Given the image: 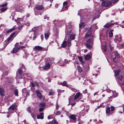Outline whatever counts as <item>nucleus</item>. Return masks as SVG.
I'll list each match as a JSON object with an SVG mask.
<instances>
[{
    "label": "nucleus",
    "instance_id": "nucleus-8",
    "mask_svg": "<svg viewBox=\"0 0 124 124\" xmlns=\"http://www.w3.org/2000/svg\"><path fill=\"white\" fill-rule=\"evenodd\" d=\"M37 95L38 97L40 99H41L42 98V96L41 93L40 91L38 90L36 91Z\"/></svg>",
    "mask_w": 124,
    "mask_h": 124
},
{
    "label": "nucleus",
    "instance_id": "nucleus-26",
    "mask_svg": "<svg viewBox=\"0 0 124 124\" xmlns=\"http://www.w3.org/2000/svg\"><path fill=\"white\" fill-rule=\"evenodd\" d=\"M110 111V108L109 107H108L106 108V113L108 114L109 113Z\"/></svg>",
    "mask_w": 124,
    "mask_h": 124
},
{
    "label": "nucleus",
    "instance_id": "nucleus-61",
    "mask_svg": "<svg viewBox=\"0 0 124 124\" xmlns=\"http://www.w3.org/2000/svg\"><path fill=\"white\" fill-rule=\"evenodd\" d=\"M30 109V107H29L28 108L27 110L29 112H30L31 111Z\"/></svg>",
    "mask_w": 124,
    "mask_h": 124
},
{
    "label": "nucleus",
    "instance_id": "nucleus-59",
    "mask_svg": "<svg viewBox=\"0 0 124 124\" xmlns=\"http://www.w3.org/2000/svg\"><path fill=\"white\" fill-rule=\"evenodd\" d=\"M56 109L58 110V109L59 108V106L58 104H56Z\"/></svg>",
    "mask_w": 124,
    "mask_h": 124
},
{
    "label": "nucleus",
    "instance_id": "nucleus-49",
    "mask_svg": "<svg viewBox=\"0 0 124 124\" xmlns=\"http://www.w3.org/2000/svg\"><path fill=\"white\" fill-rule=\"evenodd\" d=\"M44 19H47V20H48L49 19V17H47L46 16H44Z\"/></svg>",
    "mask_w": 124,
    "mask_h": 124
},
{
    "label": "nucleus",
    "instance_id": "nucleus-18",
    "mask_svg": "<svg viewBox=\"0 0 124 124\" xmlns=\"http://www.w3.org/2000/svg\"><path fill=\"white\" fill-rule=\"evenodd\" d=\"M4 90L2 88H0V94L1 95L4 96Z\"/></svg>",
    "mask_w": 124,
    "mask_h": 124
},
{
    "label": "nucleus",
    "instance_id": "nucleus-34",
    "mask_svg": "<svg viewBox=\"0 0 124 124\" xmlns=\"http://www.w3.org/2000/svg\"><path fill=\"white\" fill-rule=\"evenodd\" d=\"M85 25V23H81V24H79V27L81 28L83 27Z\"/></svg>",
    "mask_w": 124,
    "mask_h": 124
},
{
    "label": "nucleus",
    "instance_id": "nucleus-29",
    "mask_svg": "<svg viewBox=\"0 0 124 124\" xmlns=\"http://www.w3.org/2000/svg\"><path fill=\"white\" fill-rule=\"evenodd\" d=\"M18 91L17 89H16L14 91V94L16 96H18Z\"/></svg>",
    "mask_w": 124,
    "mask_h": 124
},
{
    "label": "nucleus",
    "instance_id": "nucleus-28",
    "mask_svg": "<svg viewBox=\"0 0 124 124\" xmlns=\"http://www.w3.org/2000/svg\"><path fill=\"white\" fill-rule=\"evenodd\" d=\"M68 6L67 5L63 6L62 8L63 11L66 10L68 9Z\"/></svg>",
    "mask_w": 124,
    "mask_h": 124
},
{
    "label": "nucleus",
    "instance_id": "nucleus-51",
    "mask_svg": "<svg viewBox=\"0 0 124 124\" xmlns=\"http://www.w3.org/2000/svg\"><path fill=\"white\" fill-rule=\"evenodd\" d=\"M54 124H58V122L56 120H54L53 121Z\"/></svg>",
    "mask_w": 124,
    "mask_h": 124
},
{
    "label": "nucleus",
    "instance_id": "nucleus-39",
    "mask_svg": "<svg viewBox=\"0 0 124 124\" xmlns=\"http://www.w3.org/2000/svg\"><path fill=\"white\" fill-rule=\"evenodd\" d=\"M18 72L19 73V74L21 76L22 74V70L21 69H20L18 70Z\"/></svg>",
    "mask_w": 124,
    "mask_h": 124
},
{
    "label": "nucleus",
    "instance_id": "nucleus-22",
    "mask_svg": "<svg viewBox=\"0 0 124 124\" xmlns=\"http://www.w3.org/2000/svg\"><path fill=\"white\" fill-rule=\"evenodd\" d=\"M91 58V57L90 55H86L85 56V60H88L90 59Z\"/></svg>",
    "mask_w": 124,
    "mask_h": 124
},
{
    "label": "nucleus",
    "instance_id": "nucleus-50",
    "mask_svg": "<svg viewBox=\"0 0 124 124\" xmlns=\"http://www.w3.org/2000/svg\"><path fill=\"white\" fill-rule=\"evenodd\" d=\"M61 114V112L60 111H58L57 112L56 114L57 115H60Z\"/></svg>",
    "mask_w": 124,
    "mask_h": 124
},
{
    "label": "nucleus",
    "instance_id": "nucleus-4",
    "mask_svg": "<svg viewBox=\"0 0 124 124\" xmlns=\"http://www.w3.org/2000/svg\"><path fill=\"white\" fill-rule=\"evenodd\" d=\"M69 118L70 119V121L71 122L75 123L76 122V116L74 115H71L70 116Z\"/></svg>",
    "mask_w": 124,
    "mask_h": 124
},
{
    "label": "nucleus",
    "instance_id": "nucleus-25",
    "mask_svg": "<svg viewBox=\"0 0 124 124\" xmlns=\"http://www.w3.org/2000/svg\"><path fill=\"white\" fill-rule=\"evenodd\" d=\"M88 48L91 49L92 47V46L88 43H86L85 45Z\"/></svg>",
    "mask_w": 124,
    "mask_h": 124
},
{
    "label": "nucleus",
    "instance_id": "nucleus-9",
    "mask_svg": "<svg viewBox=\"0 0 124 124\" xmlns=\"http://www.w3.org/2000/svg\"><path fill=\"white\" fill-rule=\"evenodd\" d=\"M50 66V65L49 63H46L45 66L44 67L43 69L45 70H46L49 69Z\"/></svg>",
    "mask_w": 124,
    "mask_h": 124
},
{
    "label": "nucleus",
    "instance_id": "nucleus-62",
    "mask_svg": "<svg viewBox=\"0 0 124 124\" xmlns=\"http://www.w3.org/2000/svg\"><path fill=\"white\" fill-rule=\"evenodd\" d=\"M23 26L22 25H21V26H20L18 28V29L19 30H20L21 28H22Z\"/></svg>",
    "mask_w": 124,
    "mask_h": 124
},
{
    "label": "nucleus",
    "instance_id": "nucleus-21",
    "mask_svg": "<svg viewBox=\"0 0 124 124\" xmlns=\"http://www.w3.org/2000/svg\"><path fill=\"white\" fill-rule=\"evenodd\" d=\"M80 92H78L75 95L74 97V99L76 100L79 97L80 94Z\"/></svg>",
    "mask_w": 124,
    "mask_h": 124
},
{
    "label": "nucleus",
    "instance_id": "nucleus-23",
    "mask_svg": "<svg viewBox=\"0 0 124 124\" xmlns=\"http://www.w3.org/2000/svg\"><path fill=\"white\" fill-rule=\"evenodd\" d=\"M67 45L66 41H64L62 44V47H64L66 46Z\"/></svg>",
    "mask_w": 124,
    "mask_h": 124
},
{
    "label": "nucleus",
    "instance_id": "nucleus-54",
    "mask_svg": "<svg viewBox=\"0 0 124 124\" xmlns=\"http://www.w3.org/2000/svg\"><path fill=\"white\" fill-rule=\"evenodd\" d=\"M43 108H39V111L40 112H42V111L43 110Z\"/></svg>",
    "mask_w": 124,
    "mask_h": 124
},
{
    "label": "nucleus",
    "instance_id": "nucleus-1",
    "mask_svg": "<svg viewBox=\"0 0 124 124\" xmlns=\"http://www.w3.org/2000/svg\"><path fill=\"white\" fill-rule=\"evenodd\" d=\"M115 3L112 2L111 0H105L102 2L101 5L102 6L107 7L112 5V4Z\"/></svg>",
    "mask_w": 124,
    "mask_h": 124
},
{
    "label": "nucleus",
    "instance_id": "nucleus-41",
    "mask_svg": "<svg viewBox=\"0 0 124 124\" xmlns=\"http://www.w3.org/2000/svg\"><path fill=\"white\" fill-rule=\"evenodd\" d=\"M78 71L80 72H81L82 71V68L80 67H78Z\"/></svg>",
    "mask_w": 124,
    "mask_h": 124
},
{
    "label": "nucleus",
    "instance_id": "nucleus-14",
    "mask_svg": "<svg viewBox=\"0 0 124 124\" xmlns=\"http://www.w3.org/2000/svg\"><path fill=\"white\" fill-rule=\"evenodd\" d=\"M50 34L49 31H47L45 34V37L46 39H47L49 37V36Z\"/></svg>",
    "mask_w": 124,
    "mask_h": 124
},
{
    "label": "nucleus",
    "instance_id": "nucleus-48",
    "mask_svg": "<svg viewBox=\"0 0 124 124\" xmlns=\"http://www.w3.org/2000/svg\"><path fill=\"white\" fill-rule=\"evenodd\" d=\"M74 95L70 96L69 98V102L71 101V99L73 98Z\"/></svg>",
    "mask_w": 124,
    "mask_h": 124
},
{
    "label": "nucleus",
    "instance_id": "nucleus-45",
    "mask_svg": "<svg viewBox=\"0 0 124 124\" xmlns=\"http://www.w3.org/2000/svg\"><path fill=\"white\" fill-rule=\"evenodd\" d=\"M31 115L32 117L33 118L34 120H35L36 119L35 115L33 113L31 114Z\"/></svg>",
    "mask_w": 124,
    "mask_h": 124
},
{
    "label": "nucleus",
    "instance_id": "nucleus-30",
    "mask_svg": "<svg viewBox=\"0 0 124 124\" xmlns=\"http://www.w3.org/2000/svg\"><path fill=\"white\" fill-rule=\"evenodd\" d=\"M71 33V31L70 30H69L68 31H66V35H69Z\"/></svg>",
    "mask_w": 124,
    "mask_h": 124
},
{
    "label": "nucleus",
    "instance_id": "nucleus-10",
    "mask_svg": "<svg viewBox=\"0 0 124 124\" xmlns=\"http://www.w3.org/2000/svg\"><path fill=\"white\" fill-rule=\"evenodd\" d=\"M34 49L35 50L37 51L42 50L43 49V48L42 47L39 46H35Z\"/></svg>",
    "mask_w": 124,
    "mask_h": 124
},
{
    "label": "nucleus",
    "instance_id": "nucleus-31",
    "mask_svg": "<svg viewBox=\"0 0 124 124\" xmlns=\"http://www.w3.org/2000/svg\"><path fill=\"white\" fill-rule=\"evenodd\" d=\"M15 29V28H12L11 29L8 30L7 31V33H9V32H12Z\"/></svg>",
    "mask_w": 124,
    "mask_h": 124
},
{
    "label": "nucleus",
    "instance_id": "nucleus-56",
    "mask_svg": "<svg viewBox=\"0 0 124 124\" xmlns=\"http://www.w3.org/2000/svg\"><path fill=\"white\" fill-rule=\"evenodd\" d=\"M119 0H111L112 2L113 3H116V2L118 1Z\"/></svg>",
    "mask_w": 124,
    "mask_h": 124
},
{
    "label": "nucleus",
    "instance_id": "nucleus-47",
    "mask_svg": "<svg viewBox=\"0 0 124 124\" xmlns=\"http://www.w3.org/2000/svg\"><path fill=\"white\" fill-rule=\"evenodd\" d=\"M27 46V45H25L24 46H20V48L22 49L24 48H25Z\"/></svg>",
    "mask_w": 124,
    "mask_h": 124
},
{
    "label": "nucleus",
    "instance_id": "nucleus-46",
    "mask_svg": "<svg viewBox=\"0 0 124 124\" xmlns=\"http://www.w3.org/2000/svg\"><path fill=\"white\" fill-rule=\"evenodd\" d=\"M118 78L119 80L121 81L122 79V77L121 76H119V77H118Z\"/></svg>",
    "mask_w": 124,
    "mask_h": 124
},
{
    "label": "nucleus",
    "instance_id": "nucleus-7",
    "mask_svg": "<svg viewBox=\"0 0 124 124\" xmlns=\"http://www.w3.org/2000/svg\"><path fill=\"white\" fill-rule=\"evenodd\" d=\"M112 56L113 57V61L114 62H116V57H119V55L117 53H116L115 54H112Z\"/></svg>",
    "mask_w": 124,
    "mask_h": 124
},
{
    "label": "nucleus",
    "instance_id": "nucleus-42",
    "mask_svg": "<svg viewBox=\"0 0 124 124\" xmlns=\"http://www.w3.org/2000/svg\"><path fill=\"white\" fill-rule=\"evenodd\" d=\"M8 43L7 42V41H4V47H5L8 44Z\"/></svg>",
    "mask_w": 124,
    "mask_h": 124
},
{
    "label": "nucleus",
    "instance_id": "nucleus-63",
    "mask_svg": "<svg viewBox=\"0 0 124 124\" xmlns=\"http://www.w3.org/2000/svg\"><path fill=\"white\" fill-rule=\"evenodd\" d=\"M26 25L27 26H29L30 24V23L28 22H27L26 23Z\"/></svg>",
    "mask_w": 124,
    "mask_h": 124
},
{
    "label": "nucleus",
    "instance_id": "nucleus-27",
    "mask_svg": "<svg viewBox=\"0 0 124 124\" xmlns=\"http://www.w3.org/2000/svg\"><path fill=\"white\" fill-rule=\"evenodd\" d=\"M7 9V8H3L0 9V12H3L6 11Z\"/></svg>",
    "mask_w": 124,
    "mask_h": 124
},
{
    "label": "nucleus",
    "instance_id": "nucleus-12",
    "mask_svg": "<svg viewBox=\"0 0 124 124\" xmlns=\"http://www.w3.org/2000/svg\"><path fill=\"white\" fill-rule=\"evenodd\" d=\"M86 42L88 43L93 44V39H91L90 38L89 39L86 40Z\"/></svg>",
    "mask_w": 124,
    "mask_h": 124
},
{
    "label": "nucleus",
    "instance_id": "nucleus-60",
    "mask_svg": "<svg viewBox=\"0 0 124 124\" xmlns=\"http://www.w3.org/2000/svg\"><path fill=\"white\" fill-rule=\"evenodd\" d=\"M31 84V86L32 87H34L35 86V84L33 83H32Z\"/></svg>",
    "mask_w": 124,
    "mask_h": 124
},
{
    "label": "nucleus",
    "instance_id": "nucleus-33",
    "mask_svg": "<svg viewBox=\"0 0 124 124\" xmlns=\"http://www.w3.org/2000/svg\"><path fill=\"white\" fill-rule=\"evenodd\" d=\"M68 46H70L71 45V40L69 39H68Z\"/></svg>",
    "mask_w": 124,
    "mask_h": 124
},
{
    "label": "nucleus",
    "instance_id": "nucleus-53",
    "mask_svg": "<svg viewBox=\"0 0 124 124\" xmlns=\"http://www.w3.org/2000/svg\"><path fill=\"white\" fill-rule=\"evenodd\" d=\"M70 89L71 90L74 92H76L77 91L74 88H71Z\"/></svg>",
    "mask_w": 124,
    "mask_h": 124
},
{
    "label": "nucleus",
    "instance_id": "nucleus-35",
    "mask_svg": "<svg viewBox=\"0 0 124 124\" xmlns=\"http://www.w3.org/2000/svg\"><path fill=\"white\" fill-rule=\"evenodd\" d=\"M45 106L44 103H41L40 104L39 107L41 108H44Z\"/></svg>",
    "mask_w": 124,
    "mask_h": 124
},
{
    "label": "nucleus",
    "instance_id": "nucleus-40",
    "mask_svg": "<svg viewBox=\"0 0 124 124\" xmlns=\"http://www.w3.org/2000/svg\"><path fill=\"white\" fill-rule=\"evenodd\" d=\"M92 28L91 27H90L88 29V32H87L90 33V34H91V33H92Z\"/></svg>",
    "mask_w": 124,
    "mask_h": 124
},
{
    "label": "nucleus",
    "instance_id": "nucleus-13",
    "mask_svg": "<svg viewBox=\"0 0 124 124\" xmlns=\"http://www.w3.org/2000/svg\"><path fill=\"white\" fill-rule=\"evenodd\" d=\"M113 25V24L108 23L104 25V26L108 28L110 27Z\"/></svg>",
    "mask_w": 124,
    "mask_h": 124
},
{
    "label": "nucleus",
    "instance_id": "nucleus-11",
    "mask_svg": "<svg viewBox=\"0 0 124 124\" xmlns=\"http://www.w3.org/2000/svg\"><path fill=\"white\" fill-rule=\"evenodd\" d=\"M43 115L44 113H40L39 115H37V119H43L44 118Z\"/></svg>",
    "mask_w": 124,
    "mask_h": 124
},
{
    "label": "nucleus",
    "instance_id": "nucleus-24",
    "mask_svg": "<svg viewBox=\"0 0 124 124\" xmlns=\"http://www.w3.org/2000/svg\"><path fill=\"white\" fill-rule=\"evenodd\" d=\"M113 93V96L114 97H115L117 96L118 95V94L116 93V91H114L112 92Z\"/></svg>",
    "mask_w": 124,
    "mask_h": 124
},
{
    "label": "nucleus",
    "instance_id": "nucleus-2",
    "mask_svg": "<svg viewBox=\"0 0 124 124\" xmlns=\"http://www.w3.org/2000/svg\"><path fill=\"white\" fill-rule=\"evenodd\" d=\"M20 48V46L18 45V43H16L15 45V47L13 48L12 53H15L17 52Z\"/></svg>",
    "mask_w": 124,
    "mask_h": 124
},
{
    "label": "nucleus",
    "instance_id": "nucleus-64",
    "mask_svg": "<svg viewBox=\"0 0 124 124\" xmlns=\"http://www.w3.org/2000/svg\"><path fill=\"white\" fill-rule=\"evenodd\" d=\"M52 118V117L51 116H48V119H51Z\"/></svg>",
    "mask_w": 124,
    "mask_h": 124
},
{
    "label": "nucleus",
    "instance_id": "nucleus-57",
    "mask_svg": "<svg viewBox=\"0 0 124 124\" xmlns=\"http://www.w3.org/2000/svg\"><path fill=\"white\" fill-rule=\"evenodd\" d=\"M23 20V19L21 18H18L16 20L17 21H22Z\"/></svg>",
    "mask_w": 124,
    "mask_h": 124
},
{
    "label": "nucleus",
    "instance_id": "nucleus-38",
    "mask_svg": "<svg viewBox=\"0 0 124 124\" xmlns=\"http://www.w3.org/2000/svg\"><path fill=\"white\" fill-rule=\"evenodd\" d=\"M60 21H56V20H55L53 21V22L54 24H59V23H60Z\"/></svg>",
    "mask_w": 124,
    "mask_h": 124
},
{
    "label": "nucleus",
    "instance_id": "nucleus-3",
    "mask_svg": "<svg viewBox=\"0 0 124 124\" xmlns=\"http://www.w3.org/2000/svg\"><path fill=\"white\" fill-rule=\"evenodd\" d=\"M116 38L114 39L115 42L118 43L122 42V37L121 36H115Z\"/></svg>",
    "mask_w": 124,
    "mask_h": 124
},
{
    "label": "nucleus",
    "instance_id": "nucleus-37",
    "mask_svg": "<svg viewBox=\"0 0 124 124\" xmlns=\"http://www.w3.org/2000/svg\"><path fill=\"white\" fill-rule=\"evenodd\" d=\"M46 59H47V60L48 61L50 62V61H54V59L53 58H46Z\"/></svg>",
    "mask_w": 124,
    "mask_h": 124
},
{
    "label": "nucleus",
    "instance_id": "nucleus-32",
    "mask_svg": "<svg viewBox=\"0 0 124 124\" xmlns=\"http://www.w3.org/2000/svg\"><path fill=\"white\" fill-rule=\"evenodd\" d=\"M54 91L52 90H50V92L48 94V95H52L54 94Z\"/></svg>",
    "mask_w": 124,
    "mask_h": 124
},
{
    "label": "nucleus",
    "instance_id": "nucleus-52",
    "mask_svg": "<svg viewBox=\"0 0 124 124\" xmlns=\"http://www.w3.org/2000/svg\"><path fill=\"white\" fill-rule=\"evenodd\" d=\"M68 3V2L67 1L64 2L63 4V6L67 5Z\"/></svg>",
    "mask_w": 124,
    "mask_h": 124
},
{
    "label": "nucleus",
    "instance_id": "nucleus-17",
    "mask_svg": "<svg viewBox=\"0 0 124 124\" xmlns=\"http://www.w3.org/2000/svg\"><path fill=\"white\" fill-rule=\"evenodd\" d=\"M36 9L38 10H41L43 8V7L41 5H38L36 7Z\"/></svg>",
    "mask_w": 124,
    "mask_h": 124
},
{
    "label": "nucleus",
    "instance_id": "nucleus-15",
    "mask_svg": "<svg viewBox=\"0 0 124 124\" xmlns=\"http://www.w3.org/2000/svg\"><path fill=\"white\" fill-rule=\"evenodd\" d=\"M120 71V69H118L114 71V72L115 73V75L116 76L118 75H119V73Z\"/></svg>",
    "mask_w": 124,
    "mask_h": 124
},
{
    "label": "nucleus",
    "instance_id": "nucleus-6",
    "mask_svg": "<svg viewBox=\"0 0 124 124\" xmlns=\"http://www.w3.org/2000/svg\"><path fill=\"white\" fill-rule=\"evenodd\" d=\"M15 33L14 32L12 33L9 36V37L7 39V41L8 43H9L10 41L13 40V36L15 35Z\"/></svg>",
    "mask_w": 124,
    "mask_h": 124
},
{
    "label": "nucleus",
    "instance_id": "nucleus-58",
    "mask_svg": "<svg viewBox=\"0 0 124 124\" xmlns=\"http://www.w3.org/2000/svg\"><path fill=\"white\" fill-rule=\"evenodd\" d=\"M111 111H113L114 110V107L112 106L111 107Z\"/></svg>",
    "mask_w": 124,
    "mask_h": 124
},
{
    "label": "nucleus",
    "instance_id": "nucleus-20",
    "mask_svg": "<svg viewBox=\"0 0 124 124\" xmlns=\"http://www.w3.org/2000/svg\"><path fill=\"white\" fill-rule=\"evenodd\" d=\"M67 82L65 81H63L62 83H61L60 84L63 86H65L67 87H68V85H67Z\"/></svg>",
    "mask_w": 124,
    "mask_h": 124
},
{
    "label": "nucleus",
    "instance_id": "nucleus-44",
    "mask_svg": "<svg viewBox=\"0 0 124 124\" xmlns=\"http://www.w3.org/2000/svg\"><path fill=\"white\" fill-rule=\"evenodd\" d=\"M78 59L82 63H83L84 62L82 58L81 57H79Z\"/></svg>",
    "mask_w": 124,
    "mask_h": 124
},
{
    "label": "nucleus",
    "instance_id": "nucleus-36",
    "mask_svg": "<svg viewBox=\"0 0 124 124\" xmlns=\"http://www.w3.org/2000/svg\"><path fill=\"white\" fill-rule=\"evenodd\" d=\"M4 37L2 35H0V42H1L3 40Z\"/></svg>",
    "mask_w": 124,
    "mask_h": 124
},
{
    "label": "nucleus",
    "instance_id": "nucleus-5",
    "mask_svg": "<svg viewBox=\"0 0 124 124\" xmlns=\"http://www.w3.org/2000/svg\"><path fill=\"white\" fill-rule=\"evenodd\" d=\"M16 107L17 106L16 104H13L8 108L9 112L12 113V111L15 109Z\"/></svg>",
    "mask_w": 124,
    "mask_h": 124
},
{
    "label": "nucleus",
    "instance_id": "nucleus-43",
    "mask_svg": "<svg viewBox=\"0 0 124 124\" xmlns=\"http://www.w3.org/2000/svg\"><path fill=\"white\" fill-rule=\"evenodd\" d=\"M109 36L110 37H112L113 36V32L109 31Z\"/></svg>",
    "mask_w": 124,
    "mask_h": 124
},
{
    "label": "nucleus",
    "instance_id": "nucleus-19",
    "mask_svg": "<svg viewBox=\"0 0 124 124\" xmlns=\"http://www.w3.org/2000/svg\"><path fill=\"white\" fill-rule=\"evenodd\" d=\"M75 34H72L70 36V39L73 40L75 39Z\"/></svg>",
    "mask_w": 124,
    "mask_h": 124
},
{
    "label": "nucleus",
    "instance_id": "nucleus-55",
    "mask_svg": "<svg viewBox=\"0 0 124 124\" xmlns=\"http://www.w3.org/2000/svg\"><path fill=\"white\" fill-rule=\"evenodd\" d=\"M7 5V3H5L4 4H3L1 5V7H4L6 6Z\"/></svg>",
    "mask_w": 124,
    "mask_h": 124
},
{
    "label": "nucleus",
    "instance_id": "nucleus-16",
    "mask_svg": "<svg viewBox=\"0 0 124 124\" xmlns=\"http://www.w3.org/2000/svg\"><path fill=\"white\" fill-rule=\"evenodd\" d=\"M91 35V34L90 33L88 32H87L86 33L85 35V37L86 39L88 38Z\"/></svg>",
    "mask_w": 124,
    "mask_h": 124
}]
</instances>
